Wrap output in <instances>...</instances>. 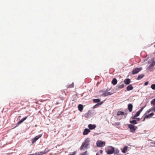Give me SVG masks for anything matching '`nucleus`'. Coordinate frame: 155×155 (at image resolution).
I'll use <instances>...</instances> for the list:
<instances>
[{
    "label": "nucleus",
    "instance_id": "nucleus-32",
    "mask_svg": "<svg viewBox=\"0 0 155 155\" xmlns=\"http://www.w3.org/2000/svg\"><path fill=\"white\" fill-rule=\"evenodd\" d=\"M146 104L144 106L142 107L139 110H138V111L140 113L142 112V111L143 110L144 108L146 107Z\"/></svg>",
    "mask_w": 155,
    "mask_h": 155
},
{
    "label": "nucleus",
    "instance_id": "nucleus-28",
    "mask_svg": "<svg viewBox=\"0 0 155 155\" xmlns=\"http://www.w3.org/2000/svg\"><path fill=\"white\" fill-rule=\"evenodd\" d=\"M150 103L154 105H155V98L151 101Z\"/></svg>",
    "mask_w": 155,
    "mask_h": 155
},
{
    "label": "nucleus",
    "instance_id": "nucleus-42",
    "mask_svg": "<svg viewBox=\"0 0 155 155\" xmlns=\"http://www.w3.org/2000/svg\"><path fill=\"white\" fill-rule=\"evenodd\" d=\"M100 153H101L102 154L103 153V151L102 150H100Z\"/></svg>",
    "mask_w": 155,
    "mask_h": 155
},
{
    "label": "nucleus",
    "instance_id": "nucleus-2",
    "mask_svg": "<svg viewBox=\"0 0 155 155\" xmlns=\"http://www.w3.org/2000/svg\"><path fill=\"white\" fill-rule=\"evenodd\" d=\"M114 147L111 146H108L105 148V151L108 154H111L114 152Z\"/></svg>",
    "mask_w": 155,
    "mask_h": 155
},
{
    "label": "nucleus",
    "instance_id": "nucleus-44",
    "mask_svg": "<svg viewBox=\"0 0 155 155\" xmlns=\"http://www.w3.org/2000/svg\"><path fill=\"white\" fill-rule=\"evenodd\" d=\"M96 155H99L98 153H97Z\"/></svg>",
    "mask_w": 155,
    "mask_h": 155
},
{
    "label": "nucleus",
    "instance_id": "nucleus-43",
    "mask_svg": "<svg viewBox=\"0 0 155 155\" xmlns=\"http://www.w3.org/2000/svg\"><path fill=\"white\" fill-rule=\"evenodd\" d=\"M150 111H151L150 110L149 111H147V113H149Z\"/></svg>",
    "mask_w": 155,
    "mask_h": 155
},
{
    "label": "nucleus",
    "instance_id": "nucleus-10",
    "mask_svg": "<svg viewBox=\"0 0 155 155\" xmlns=\"http://www.w3.org/2000/svg\"><path fill=\"white\" fill-rule=\"evenodd\" d=\"M28 116H26L22 118L19 121L17 124H16V127L18 126L19 124L22 123L26 119Z\"/></svg>",
    "mask_w": 155,
    "mask_h": 155
},
{
    "label": "nucleus",
    "instance_id": "nucleus-9",
    "mask_svg": "<svg viewBox=\"0 0 155 155\" xmlns=\"http://www.w3.org/2000/svg\"><path fill=\"white\" fill-rule=\"evenodd\" d=\"M103 95L104 96H106L110 95H112L113 93L110 92H108L107 90L105 91H103Z\"/></svg>",
    "mask_w": 155,
    "mask_h": 155
},
{
    "label": "nucleus",
    "instance_id": "nucleus-36",
    "mask_svg": "<svg viewBox=\"0 0 155 155\" xmlns=\"http://www.w3.org/2000/svg\"><path fill=\"white\" fill-rule=\"evenodd\" d=\"M136 116H135V115H134V116L133 117H131V118L132 119H136Z\"/></svg>",
    "mask_w": 155,
    "mask_h": 155
},
{
    "label": "nucleus",
    "instance_id": "nucleus-27",
    "mask_svg": "<svg viewBox=\"0 0 155 155\" xmlns=\"http://www.w3.org/2000/svg\"><path fill=\"white\" fill-rule=\"evenodd\" d=\"M93 101L95 103H99L100 102V100L99 99H94L93 100Z\"/></svg>",
    "mask_w": 155,
    "mask_h": 155
},
{
    "label": "nucleus",
    "instance_id": "nucleus-31",
    "mask_svg": "<svg viewBox=\"0 0 155 155\" xmlns=\"http://www.w3.org/2000/svg\"><path fill=\"white\" fill-rule=\"evenodd\" d=\"M151 88L154 90H155V84H152L151 86Z\"/></svg>",
    "mask_w": 155,
    "mask_h": 155
},
{
    "label": "nucleus",
    "instance_id": "nucleus-13",
    "mask_svg": "<svg viewBox=\"0 0 155 155\" xmlns=\"http://www.w3.org/2000/svg\"><path fill=\"white\" fill-rule=\"evenodd\" d=\"M90 132V130L87 128L85 129L83 132V134L84 135H87Z\"/></svg>",
    "mask_w": 155,
    "mask_h": 155
},
{
    "label": "nucleus",
    "instance_id": "nucleus-1",
    "mask_svg": "<svg viewBox=\"0 0 155 155\" xmlns=\"http://www.w3.org/2000/svg\"><path fill=\"white\" fill-rule=\"evenodd\" d=\"M90 141L89 138H87L86 139L85 141L82 143L80 147V150H84L85 149H88V146L89 145Z\"/></svg>",
    "mask_w": 155,
    "mask_h": 155
},
{
    "label": "nucleus",
    "instance_id": "nucleus-8",
    "mask_svg": "<svg viewBox=\"0 0 155 155\" xmlns=\"http://www.w3.org/2000/svg\"><path fill=\"white\" fill-rule=\"evenodd\" d=\"M42 136V134H39L38 135L36 136L34 138L32 139V144H33L35 142L37 141Z\"/></svg>",
    "mask_w": 155,
    "mask_h": 155
},
{
    "label": "nucleus",
    "instance_id": "nucleus-19",
    "mask_svg": "<svg viewBox=\"0 0 155 155\" xmlns=\"http://www.w3.org/2000/svg\"><path fill=\"white\" fill-rule=\"evenodd\" d=\"M117 80L115 78H114L111 81L112 84L114 85H115L117 83Z\"/></svg>",
    "mask_w": 155,
    "mask_h": 155
},
{
    "label": "nucleus",
    "instance_id": "nucleus-34",
    "mask_svg": "<svg viewBox=\"0 0 155 155\" xmlns=\"http://www.w3.org/2000/svg\"><path fill=\"white\" fill-rule=\"evenodd\" d=\"M151 111H153L155 112V107H152L150 110Z\"/></svg>",
    "mask_w": 155,
    "mask_h": 155
},
{
    "label": "nucleus",
    "instance_id": "nucleus-30",
    "mask_svg": "<svg viewBox=\"0 0 155 155\" xmlns=\"http://www.w3.org/2000/svg\"><path fill=\"white\" fill-rule=\"evenodd\" d=\"M140 113L138 111L136 112L134 115H135L137 117L139 116Z\"/></svg>",
    "mask_w": 155,
    "mask_h": 155
},
{
    "label": "nucleus",
    "instance_id": "nucleus-14",
    "mask_svg": "<svg viewBox=\"0 0 155 155\" xmlns=\"http://www.w3.org/2000/svg\"><path fill=\"white\" fill-rule=\"evenodd\" d=\"M133 86L131 84H130L127 86L126 87V90H125L124 91L126 92L127 91H130L131 90H132L133 89Z\"/></svg>",
    "mask_w": 155,
    "mask_h": 155
},
{
    "label": "nucleus",
    "instance_id": "nucleus-5",
    "mask_svg": "<svg viewBox=\"0 0 155 155\" xmlns=\"http://www.w3.org/2000/svg\"><path fill=\"white\" fill-rule=\"evenodd\" d=\"M97 146L99 147H102L105 145V142L101 140H97L96 142Z\"/></svg>",
    "mask_w": 155,
    "mask_h": 155
},
{
    "label": "nucleus",
    "instance_id": "nucleus-18",
    "mask_svg": "<svg viewBox=\"0 0 155 155\" xmlns=\"http://www.w3.org/2000/svg\"><path fill=\"white\" fill-rule=\"evenodd\" d=\"M119 150L117 148H114V152L113 153H114L115 155H117L119 153Z\"/></svg>",
    "mask_w": 155,
    "mask_h": 155
},
{
    "label": "nucleus",
    "instance_id": "nucleus-20",
    "mask_svg": "<svg viewBox=\"0 0 155 155\" xmlns=\"http://www.w3.org/2000/svg\"><path fill=\"white\" fill-rule=\"evenodd\" d=\"M103 103V101H101L99 103H98L97 104H95V105H94L93 107V108H95L96 107H97L101 105Z\"/></svg>",
    "mask_w": 155,
    "mask_h": 155
},
{
    "label": "nucleus",
    "instance_id": "nucleus-29",
    "mask_svg": "<svg viewBox=\"0 0 155 155\" xmlns=\"http://www.w3.org/2000/svg\"><path fill=\"white\" fill-rule=\"evenodd\" d=\"M74 87V83L73 82L70 85L68 86V88H72Z\"/></svg>",
    "mask_w": 155,
    "mask_h": 155
},
{
    "label": "nucleus",
    "instance_id": "nucleus-6",
    "mask_svg": "<svg viewBox=\"0 0 155 155\" xmlns=\"http://www.w3.org/2000/svg\"><path fill=\"white\" fill-rule=\"evenodd\" d=\"M50 151V149H49L48 148H46L45 149L44 151L38 152L37 153H35V155H42Z\"/></svg>",
    "mask_w": 155,
    "mask_h": 155
},
{
    "label": "nucleus",
    "instance_id": "nucleus-47",
    "mask_svg": "<svg viewBox=\"0 0 155 155\" xmlns=\"http://www.w3.org/2000/svg\"><path fill=\"white\" fill-rule=\"evenodd\" d=\"M153 146H154V147H155V145H153Z\"/></svg>",
    "mask_w": 155,
    "mask_h": 155
},
{
    "label": "nucleus",
    "instance_id": "nucleus-37",
    "mask_svg": "<svg viewBox=\"0 0 155 155\" xmlns=\"http://www.w3.org/2000/svg\"><path fill=\"white\" fill-rule=\"evenodd\" d=\"M136 121H139L140 120V118H136Z\"/></svg>",
    "mask_w": 155,
    "mask_h": 155
},
{
    "label": "nucleus",
    "instance_id": "nucleus-11",
    "mask_svg": "<svg viewBox=\"0 0 155 155\" xmlns=\"http://www.w3.org/2000/svg\"><path fill=\"white\" fill-rule=\"evenodd\" d=\"M84 117L87 118H89L91 117V112L88 111L86 114L84 115Z\"/></svg>",
    "mask_w": 155,
    "mask_h": 155
},
{
    "label": "nucleus",
    "instance_id": "nucleus-15",
    "mask_svg": "<svg viewBox=\"0 0 155 155\" xmlns=\"http://www.w3.org/2000/svg\"><path fill=\"white\" fill-rule=\"evenodd\" d=\"M133 105L131 104H129L128 105V109L130 112H131L132 110Z\"/></svg>",
    "mask_w": 155,
    "mask_h": 155
},
{
    "label": "nucleus",
    "instance_id": "nucleus-22",
    "mask_svg": "<svg viewBox=\"0 0 155 155\" xmlns=\"http://www.w3.org/2000/svg\"><path fill=\"white\" fill-rule=\"evenodd\" d=\"M78 108L80 111H81L83 109V106L81 104H79L78 105Z\"/></svg>",
    "mask_w": 155,
    "mask_h": 155
},
{
    "label": "nucleus",
    "instance_id": "nucleus-40",
    "mask_svg": "<svg viewBox=\"0 0 155 155\" xmlns=\"http://www.w3.org/2000/svg\"><path fill=\"white\" fill-rule=\"evenodd\" d=\"M151 143L152 144H155V141H153V142H151Z\"/></svg>",
    "mask_w": 155,
    "mask_h": 155
},
{
    "label": "nucleus",
    "instance_id": "nucleus-45",
    "mask_svg": "<svg viewBox=\"0 0 155 155\" xmlns=\"http://www.w3.org/2000/svg\"><path fill=\"white\" fill-rule=\"evenodd\" d=\"M125 115H127V113H126V114H125Z\"/></svg>",
    "mask_w": 155,
    "mask_h": 155
},
{
    "label": "nucleus",
    "instance_id": "nucleus-41",
    "mask_svg": "<svg viewBox=\"0 0 155 155\" xmlns=\"http://www.w3.org/2000/svg\"><path fill=\"white\" fill-rule=\"evenodd\" d=\"M146 118L145 117V116L144 117V118H143V121H144Z\"/></svg>",
    "mask_w": 155,
    "mask_h": 155
},
{
    "label": "nucleus",
    "instance_id": "nucleus-33",
    "mask_svg": "<svg viewBox=\"0 0 155 155\" xmlns=\"http://www.w3.org/2000/svg\"><path fill=\"white\" fill-rule=\"evenodd\" d=\"M80 155H87V151L86 150L85 152H83Z\"/></svg>",
    "mask_w": 155,
    "mask_h": 155
},
{
    "label": "nucleus",
    "instance_id": "nucleus-35",
    "mask_svg": "<svg viewBox=\"0 0 155 155\" xmlns=\"http://www.w3.org/2000/svg\"><path fill=\"white\" fill-rule=\"evenodd\" d=\"M115 124L117 126H119L120 125V123L119 122H117L115 123Z\"/></svg>",
    "mask_w": 155,
    "mask_h": 155
},
{
    "label": "nucleus",
    "instance_id": "nucleus-4",
    "mask_svg": "<svg viewBox=\"0 0 155 155\" xmlns=\"http://www.w3.org/2000/svg\"><path fill=\"white\" fill-rule=\"evenodd\" d=\"M128 126L130 129V131L132 133H134L137 128V127L135 126L132 124H129Z\"/></svg>",
    "mask_w": 155,
    "mask_h": 155
},
{
    "label": "nucleus",
    "instance_id": "nucleus-26",
    "mask_svg": "<svg viewBox=\"0 0 155 155\" xmlns=\"http://www.w3.org/2000/svg\"><path fill=\"white\" fill-rule=\"evenodd\" d=\"M125 114L124 113L121 111H119L117 112V115L118 116L119 115H123Z\"/></svg>",
    "mask_w": 155,
    "mask_h": 155
},
{
    "label": "nucleus",
    "instance_id": "nucleus-23",
    "mask_svg": "<svg viewBox=\"0 0 155 155\" xmlns=\"http://www.w3.org/2000/svg\"><path fill=\"white\" fill-rule=\"evenodd\" d=\"M130 123L131 124H133V125L136 124L137 123L136 120H130Z\"/></svg>",
    "mask_w": 155,
    "mask_h": 155
},
{
    "label": "nucleus",
    "instance_id": "nucleus-24",
    "mask_svg": "<svg viewBox=\"0 0 155 155\" xmlns=\"http://www.w3.org/2000/svg\"><path fill=\"white\" fill-rule=\"evenodd\" d=\"M127 148L128 147L127 146H125L122 150V152L124 153H125L127 150Z\"/></svg>",
    "mask_w": 155,
    "mask_h": 155
},
{
    "label": "nucleus",
    "instance_id": "nucleus-16",
    "mask_svg": "<svg viewBox=\"0 0 155 155\" xmlns=\"http://www.w3.org/2000/svg\"><path fill=\"white\" fill-rule=\"evenodd\" d=\"M130 80L129 78L125 79L124 80V84H125L126 85L129 84L130 83Z\"/></svg>",
    "mask_w": 155,
    "mask_h": 155
},
{
    "label": "nucleus",
    "instance_id": "nucleus-3",
    "mask_svg": "<svg viewBox=\"0 0 155 155\" xmlns=\"http://www.w3.org/2000/svg\"><path fill=\"white\" fill-rule=\"evenodd\" d=\"M150 64L148 66V68L149 69L150 71H153V68L154 66L155 65V61L153 58L151 59L150 61Z\"/></svg>",
    "mask_w": 155,
    "mask_h": 155
},
{
    "label": "nucleus",
    "instance_id": "nucleus-7",
    "mask_svg": "<svg viewBox=\"0 0 155 155\" xmlns=\"http://www.w3.org/2000/svg\"><path fill=\"white\" fill-rule=\"evenodd\" d=\"M142 69L141 67L135 68L133 69L132 72V74L133 75L139 72Z\"/></svg>",
    "mask_w": 155,
    "mask_h": 155
},
{
    "label": "nucleus",
    "instance_id": "nucleus-21",
    "mask_svg": "<svg viewBox=\"0 0 155 155\" xmlns=\"http://www.w3.org/2000/svg\"><path fill=\"white\" fill-rule=\"evenodd\" d=\"M144 76V75L143 74H141L139 75L138 76L137 78V80H140Z\"/></svg>",
    "mask_w": 155,
    "mask_h": 155
},
{
    "label": "nucleus",
    "instance_id": "nucleus-17",
    "mask_svg": "<svg viewBox=\"0 0 155 155\" xmlns=\"http://www.w3.org/2000/svg\"><path fill=\"white\" fill-rule=\"evenodd\" d=\"M124 84H119L117 86V90H119L120 89H122L124 88Z\"/></svg>",
    "mask_w": 155,
    "mask_h": 155
},
{
    "label": "nucleus",
    "instance_id": "nucleus-46",
    "mask_svg": "<svg viewBox=\"0 0 155 155\" xmlns=\"http://www.w3.org/2000/svg\"><path fill=\"white\" fill-rule=\"evenodd\" d=\"M21 117V116H19V117Z\"/></svg>",
    "mask_w": 155,
    "mask_h": 155
},
{
    "label": "nucleus",
    "instance_id": "nucleus-39",
    "mask_svg": "<svg viewBox=\"0 0 155 155\" xmlns=\"http://www.w3.org/2000/svg\"><path fill=\"white\" fill-rule=\"evenodd\" d=\"M75 152H74L73 153L68 154V155H75Z\"/></svg>",
    "mask_w": 155,
    "mask_h": 155
},
{
    "label": "nucleus",
    "instance_id": "nucleus-12",
    "mask_svg": "<svg viewBox=\"0 0 155 155\" xmlns=\"http://www.w3.org/2000/svg\"><path fill=\"white\" fill-rule=\"evenodd\" d=\"M88 127L90 130H92L95 128L96 125L95 124H89L88 125Z\"/></svg>",
    "mask_w": 155,
    "mask_h": 155
},
{
    "label": "nucleus",
    "instance_id": "nucleus-38",
    "mask_svg": "<svg viewBox=\"0 0 155 155\" xmlns=\"http://www.w3.org/2000/svg\"><path fill=\"white\" fill-rule=\"evenodd\" d=\"M148 81H147V82H146L145 83H144V85H148Z\"/></svg>",
    "mask_w": 155,
    "mask_h": 155
},
{
    "label": "nucleus",
    "instance_id": "nucleus-25",
    "mask_svg": "<svg viewBox=\"0 0 155 155\" xmlns=\"http://www.w3.org/2000/svg\"><path fill=\"white\" fill-rule=\"evenodd\" d=\"M153 115V113H151L148 115H147L145 116V117L146 118H148L149 117H151Z\"/></svg>",
    "mask_w": 155,
    "mask_h": 155
}]
</instances>
